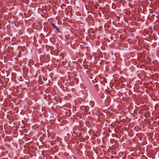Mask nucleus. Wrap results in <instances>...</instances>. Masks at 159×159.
<instances>
[{"label":"nucleus","mask_w":159,"mask_h":159,"mask_svg":"<svg viewBox=\"0 0 159 159\" xmlns=\"http://www.w3.org/2000/svg\"><path fill=\"white\" fill-rule=\"evenodd\" d=\"M51 25L58 32H60V30L53 23H52Z\"/></svg>","instance_id":"nucleus-1"}]
</instances>
